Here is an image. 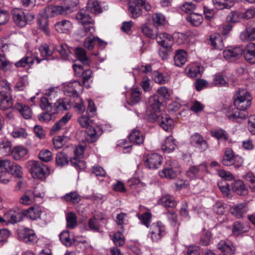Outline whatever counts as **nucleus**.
<instances>
[{"instance_id":"1","label":"nucleus","mask_w":255,"mask_h":255,"mask_svg":"<svg viewBox=\"0 0 255 255\" xmlns=\"http://www.w3.org/2000/svg\"><path fill=\"white\" fill-rule=\"evenodd\" d=\"M251 104V97L249 92L246 89H240L234 97V106L225 109V114L227 118L233 122L241 123L247 116L246 110Z\"/></svg>"},{"instance_id":"2","label":"nucleus","mask_w":255,"mask_h":255,"mask_svg":"<svg viewBox=\"0 0 255 255\" xmlns=\"http://www.w3.org/2000/svg\"><path fill=\"white\" fill-rule=\"evenodd\" d=\"M89 11L93 13H99L102 12L101 7L97 0H89L87 4V10L81 9L76 15V19L84 25L85 31L89 30L92 33L95 32V28L92 24Z\"/></svg>"},{"instance_id":"3","label":"nucleus","mask_w":255,"mask_h":255,"mask_svg":"<svg viewBox=\"0 0 255 255\" xmlns=\"http://www.w3.org/2000/svg\"><path fill=\"white\" fill-rule=\"evenodd\" d=\"M65 13H67V12L63 5H51L46 6L44 9L40 11L37 19V23L40 29H41L46 35H48L50 33V31L48 28V18Z\"/></svg>"},{"instance_id":"4","label":"nucleus","mask_w":255,"mask_h":255,"mask_svg":"<svg viewBox=\"0 0 255 255\" xmlns=\"http://www.w3.org/2000/svg\"><path fill=\"white\" fill-rule=\"evenodd\" d=\"M222 163L225 166L233 165L235 168H239L243 165L244 159L239 155H235L231 148H227L223 156Z\"/></svg>"},{"instance_id":"5","label":"nucleus","mask_w":255,"mask_h":255,"mask_svg":"<svg viewBox=\"0 0 255 255\" xmlns=\"http://www.w3.org/2000/svg\"><path fill=\"white\" fill-rule=\"evenodd\" d=\"M28 164L29 171L34 178L43 180L50 174L49 168L41 162L34 160L30 161Z\"/></svg>"},{"instance_id":"6","label":"nucleus","mask_w":255,"mask_h":255,"mask_svg":"<svg viewBox=\"0 0 255 255\" xmlns=\"http://www.w3.org/2000/svg\"><path fill=\"white\" fill-rule=\"evenodd\" d=\"M13 20L18 26L23 27L32 21L34 18L29 12H24L21 9L14 8L11 11Z\"/></svg>"},{"instance_id":"7","label":"nucleus","mask_w":255,"mask_h":255,"mask_svg":"<svg viewBox=\"0 0 255 255\" xmlns=\"http://www.w3.org/2000/svg\"><path fill=\"white\" fill-rule=\"evenodd\" d=\"M146 11L151 9V6L146 0H133V2L129 4L128 10L132 18H137L142 13L141 8Z\"/></svg>"},{"instance_id":"8","label":"nucleus","mask_w":255,"mask_h":255,"mask_svg":"<svg viewBox=\"0 0 255 255\" xmlns=\"http://www.w3.org/2000/svg\"><path fill=\"white\" fill-rule=\"evenodd\" d=\"M165 227L160 222L151 225L148 233V237L153 242H158L166 235Z\"/></svg>"},{"instance_id":"9","label":"nucleus","mask_w":255,"mask_h":255,"mask_svg":"<svg viewBox=\"0 0 255 255\" xmlns=\"http://www.w3.org/2000/svg\"><path fill=\"white\" fill-rule=\"evenodd\" d=\"M179 171V169L176 167V163L170 159L166 162L164 169L159 171V175L162 178L173 179L177 176Z\"/></svg>"},{"instance_id":"10","label":"nucleus","mask_w":255,"mask_h":255,"mask_svg":"<svg viewBox=\"0 0 255 255\" xmlns=\"http://www.w3.org/2000/svg\"><path fill=\"white\" fill-rule=\"evenodd\" d=\"M85 151V147L83 145L77 146L74 150L75 157L70 158V162L72 165L80 169H84L86 167L85 162L81 160L83 157Z\"/></svg>"},{"instance_id":"11","label":"nucleus","mask_w":255,"mask_h":255,"mask_svg":"<svg viewBox=\"0 0 255 255\" xmlns=\"http://www.w3.org/2000/svg\"><path fill=\"white\" fill-rule=\"evenodd\" d=\"M82 90L81 84L77 81L67 82L64 85V91L65 95L68 96L77 97L78 92Z\"/></svg>"},{"instance_id":"12","label":"nucleus","mask_w":255,"mask_h":255,"mask_svg":"<svg viewBox=\"0 0 255 255\" xmlns=\"http://www.w3.org/2000/svg\"><path fill=\"white\" fill-rule=\"evenodd\" d=\"M162 162V156L158 153H151L147 155L144 158V164L149 169L158 168Z\"/></svg>"},{"instance_id":"13","label":"nucleus","mask_w":255,"mask_h":255,"mask_svg":"<svg viewBox=\"0 0 255 255\" xmlns=\"http://www.w3.org/2000/svg\"><path fill=\"white\" fill-rule=\"evenodd\" d=\"M190 142L192 146L200 151H204L209 147L207 141L198 133H195L191 136Z\"/></svg>"},{"instance_id":"14","label":"nucleus","mask_w":255,"mask_h":255,"mask_svg":"<svg viewBox=\"0 0 255 255\" xmlns=\"http://www.w3.org/2000/svg\"><path fill=\"white\" fill-rule=\"evenodd\" d=\"M23 212L21 209H10L5 214V220L11 224L20 222L24 218Z\"/></svg>"},{"instance_id":"15","label":"nucleus","mask_w":255,"mask_h":255,"mask_svg":"<svg viewBox=\"0 0 255 255\" xmlns=\"http://www.w3.org/2000/svg\"><path fill=\"white\" fill-rule=\"evenodd\" d=\"M243 53V49L240 47H231L225 50L223 52L224 58L228 61L233 62L239 59Z\"/></svg>"},{"instance_id":"16","label":"nucleus","mask_w":255,"mask_h":255,"mask_svg":"<svg viewBox=\"0 0 255 255\" xmlns=\"http://www.w3.org/2000/svg\"><path fill=\"white\" fill-rule=\"evenodd\" d=\"M56 49V47L51 44L48 45L46 43L41 44L39 47V51L42 58L35 57L37 63H40L41 60H45L47 57L51 56Z\"/></svg>"},{"instance_id":"17","label":"nucleus","mask_w":255,"mask_h":255,"mask_svg":"<svg viewBox=\"0 0 255 255\" xmlns=\"http://www.w3.org/2000/svg\"><path fill=\"white\" fill-rule=\"evenodd\" d=\"M13 102L10 96V92L0 91V108L6 110L12 108Z\"/></svg>"},{"instance_id":"18","label":"nucleus","mask_w":255,"mask_h":255,"mask_svg":"<svg viewBox=\"0 0 255 255\" xmlns=\"http://www.w3.org/2000/svg\"><path fill=\"white\" fill-rule=\"evenodd\" d=\"M20 237L27 244H33L37 241L34 231L28 228H25L21 231Z\"/></svg>"},{"instance_id":"19","label":"nucleus","mask_w":255,"mask_h":255,"mask_svg":"<svg viewBox=\"0 0 255 255\" xmlns=\"http://www.w3.org/2000/svg\"><path fill=\"white\" fill-rule=\"evenodd\" d=\"M244 55L247 62L252 64H255V43H251L247 45Z\"/></svg>"},{"instance_id":"20","label":"nucleus","mask_w":255,"mask_h":255,"mask_svg":"<svg viewBox=\"0 0 255 255\" xmlns=\"http://www.w3.org/2000/svg\"><path fill=\"white\" fill-rule=\"evenodd\" d=\"M217 247L223 255H233L235 251V247L229 242L221 241Z\"/></svg>"},{"instance_id":"21","label":"nucleus","mask_w":255,"mask_h":255,"mask_svg":"<svg viewBox=\"0 0 255 255\" xmlns=\"http://www.w3.org/2000/svg\"><path fill=\"white\" fill-rule=\"evenodd\" d=\"M86 138L89 142L96 141L102 134V130L99 127H91L86 131Z\"/></svg>"},{"instance_id":"22","label":"nucleus","mask_w":255,"mask_h":255,"mask_svg":"<svg viewBox=\"0 0 255 255\" xmlns=\"http://www.w3.org/2000/svg\"><path fill=\"white\" fill-rule=\"evenodd\" d=\"M240 38L243 41H249L255 40V21L253 24L243 31L241 35Z\"/></svg>"},{"instance_id":"23","label":"nucleus","mask_w":255,"mask_h":255,"mask_svg":"<svg viewBox=\"0 0 255 255\" xmlns=\"http://www.w3.org/2000/svg\"><path fill=\"white\" fill-rule=\"evenodd\" d=\"M246 204L241 203L233 206L230 209L231 213L237 218H242L247 212Z\"/></svg>"},{"instance_id":"24","label":"nucleus","mask_w":255,"mask_h":255,"mask_svg":"<svg viewBox=\"0 0 255 255\" xmlns=\"http://www.w3.org/2000/svg\"><path fill=\"white\" fill-rule=\"evenodd\" d=\"M152 78L154 82L160 85L167 83L170 80V76L167 72L154 71L152 73Z\"/></svg>"},{"instance_id":"25","label":"nucleus","mask_w":255,"mask_h":255,"mask_svg":"<svg viewBox=\"0 0 255 255\" xmlns=\"http://www.w3.org/2000/svg\"><path fill=\"white\" fill-rule=\"evenodd\" d=\"M156 39L160 46L172 45L173 43V36L165 32L158 34L156 36Z\"/></svg>"},{"instance_id":"26","label":"nucleus","mask_w":255,"mask_h":255,"mask_svg":"<svg viewBox=\"0 0 255 255\" xmlns=\"http://www.w3.org/2000/svg\"><path fill=\"white\" fill-rule=\"evenodd\" d=\"M175 65L178 67H182L187 61V53L184 50L178 49L176 51L174 57Z\"/></svg>"},{"instance_id":"27","label":"nucleus","mask_w":255,"mask_h":255,"mask_svg":"<svg viewBox=\"0 0 255 255\" xmlns=\"http://www.w3.org/2000/svg\"><path fill=\"white\" fill-rule=\"evenodd\" d=\"M23 211L24 217L27 216L32 220H36L39 218L41 213L40 207L37 206L31 207L27 210L23 209Z\"/></svg>"},{"instance_id":"28","label":"nucleus","mask_w":255,"mask_h":255,"mask_svg":"<svg viewBox=\"0 0 255 255\" xmlns=\"http://www.w3.org/2000/svg\"><path fill=\"white\" fill-rule=\"evenodd\" d=\"M71 108V104L68 100L58 99L54 103L53 105V110L51 112L53 113H56L58 110L59 111H66L68 110Z\"/></svg>"},{"instance_id":"29","label":"nucleus","mask_w":255,"mask_h":255,"mask_svg":"<svg viewBox=\"0 0 255 255\" xmlns=\"http://www.w3.org/2000/svg\"><path fill=\"white\" fill-rule=\"evenodd\" d=\"M72 23L68 20H62L55 24V29L60 33H67L72 28Z\"/></svg>"},{"instance_id":"30","label":"nucleus","mask_w":255,"mask_h":255,"mask_svg":"<svg viewBox=\"0 0 255 255\" xmlns=\"http://www.w3.org/2000/svg\"><path fill=\"white\" fill-rule=\"evenodd\" d=\"M72 117V114L68 113L64 115L59 121L52 127L51 131L54 133H58L68 122Z\"/></svg>"},{"instance_id":"31","label":"nucleus","mask_w":255,"mask_h":255,"mask_svg":"<svg viewBox=\"0 0 255 255\" xmlns=\"http://www.w3.org/2000/svg\"><path fill=\"white\" fill-rule=\"evenodd\" d=\"M128 138L131 142L136 144H142L144 139L143 133L136 129H134L131 131L128 135Z\"/></svg>"},{"instance_id":"32","label":"nucleus","mask_w":255,"mask_h":255,"mask_svg":"<svg viewBox=\"0 0 255 255\" xmlns=\"http://www.w3.org/2000/svg\"><path fill=\"white\" fill-rule=\"evenodd\" d=\"M176 147L175 139L172 136H168L162 145L161 149L165 152L170 153L174 150Z\"/></svg>"},{"instance_id":"33","label":"nucleus","mask_w":255,"mask_h":255,"mask_svg":"<svg viewBox=\"0 0 255 255\" xmlns=\"http://www.w3.org/2000/svg\"><path fill=\"white\" fill-rule=\"evenodd\" d=\"M158 203L165 208H174L176 205L173 197L168 194L163 195L159 200Z\"/></svg>"},{"instance_id":"34","label":"nucleus","mask_w":255,"mask_h":255,"mask_svg":"<svg viewBox=\"0 0 255 255\" xmlns=\"http://www.w3.org/2000/svg\"><path fill=\"white\" fill-rule=\"evenodd\" d=\"M28 150L21 146H17L13 148L11 150L12 155L14 159L20 160L25 157L28 153Z\"/></svg>"},{"instance_id":"35","label":"nucleus","mask_w":255,"mask_h":255,"mask_svg":"<svg viewBox=\"0 0 255 255\" xmlns=\"http://www.w3.org/2000/svg\"><path fill=\"white\" fill-rule=\"evenodd\" d=\"M75 54L77 59L83 64L89 66L90 63V60L87 56L86 51L82 48H77L75 49Z\"/></svg>"},{"instance_id":"36","label":"nucleus","mask_w":255,"mask_h":255,"mask_svg":"<svg viewBox=\"0 0 255 255\" xmlns=\"http://www.w3.org/2000/svg\"><path fill=\"white\" fill-rule=\"evenodd\" d=\"M188 76L191 78H194L200 76L202 72V68L197 64L192 63L186 69Z\"/></svg>"},{"instance_id":"37","label":"nucleus","mask_w":255,"mask_h":255,"mask_svg":"<svg viewBox=\"0 0 255 255\" xmlns=\"http://www.w3.org/2000/svg\"><path fill=\"white\" fill-rule=\"evenodd\" d=\"M148 105L153 112H159L161 103L159 100L158 96L154 95L150 96L148 99Z\"/></svg>"},{"instance_id":"38","label":"nucleus","mask_w":255,"mask_h":255,"mask_svg":"<svg viewBox=\"0 0 255 255\" xmlns=\"http://www.w3.org/2000/svg\"><path fill=\"white\" fill-rule=\"evenodd\" d=\"M61 242L66 247H71L74 243V238L70 237V233L67 230L63 231L59 235Z\"/></svg>"},{"instance_id":"39","label":"nucleus","mask_w":255,"mask_h":255,"mask_svg":"<svg viewBox=\"0 0 255 255\" xmlns=\"http://www.w3.org/2000/svg\"><path fill=\"white\" fill-rule=\"evenodd\" d=\"M214 6L219 9H228L234 5L233 0H212Z\"/></svg>"},{"instance_id":"40","label":"nucleus","mask_w":255,"mask_h":255,"mask_svg":"<svg viewBox=\"0 0 255 255\" xmlns=\"http://www.w3.org/2000/svg\"><path fill=\"white\" fill-rule=\"evenodd\" d=\"M232 189L234 192L240 195L245 196L248 193V190L241 180L236 181L233 184Z\"/></svg>"},{"instance_id":"41","label":"nucleus","mask_w":255,"mask_h":255,"mask_svg":"<svg viewBox=\"0 0 255 255\" xmlns=\"http://www.w3.org/2000/svg\"><path fill=\"white\" fill-rule=\"evenodd\" d=\"M249 228L240 222H236L233 225V234L236 236H239L242 234L249 231Z\"/></svg>"},{"instance_id":"42","label":"nucleus","mask_w":255,"mask_h":255,"mask_svg":"<svg viewBox=\"0 0 255 255\" xmlns=\"http://www.w3.org/2000/svg\"><path fill=\"white\" fill-rule=\"evenodd\" d=\"M210 41L212 46L214 48L222 50L224 48V44L222 38L219 34H214L210 36Z\"/></svg>"},{"instance_id":"43","label":"nucleus","mask_w":255,"mask_h":255,"mask_svg":"<svg viewBox=\"0 0 255 255\" xmlns=\"http://www.w3.org/2000/svg\"><path fill=\"white\" fill-rule=\"evenodd\" d=\"M16 108L24 119H29L31 118L32 112L28 106L18 103L16 105Z\"/></svg>"},{"instance_id":"44","label":"nucleus","mask_w":255,"mask_h":255,"mask_svg":"<svg viewBox=\"0 0 255 255\" xmlns=\"http://www.w3.org/2000/svg\"><path fill=\"white\" fill-rule=\"evenodd\" d=\"M160 127L166 131H170L173 127V121L167 115L161 117Z\"/></svg>"},{"instance_id":"45","label":"nucleus","mask_w":255,"mask_h":255,"mask_svg":"<svg viewBox=\"0 0 255 255\" xmlns=\"http://www.w3.org/2000/svg\"><path fill=\"white\" fill-rule=\"evenodd\" d=\"M34 200L32 191L27 190L19 199V203L21 204L28 205L32 204Z\"/></svg>"},{"instance_id":"46","label":"nucleus","mask_w":255,"mask_h":255,"mask_svg":"<svg viewBox=\"0 0 255 255\" xmlns=\"http://www.w3.org/2000/svg\"><path fill=\"white\" fill-rule=\"evenodd\" d=\"M186 19L193 25L198 26L202 23L203 17L201 14L193 13L188 16Z\"/></svg>"},{"instance_id":"47","label":"nucleus","mask_w":255,"mask_h":255,"mask_svg":"<svg viewBox=\"0 0 255 255\" xmlns=\"http://www.w3.org/2000/svg\"><path fill=\"white\" fill-rule=\"evenodd\" d=\"M33 62V58L30 55H26L18 62H16L15 65L17 67H24L32 65Z\"/></svg>"},{"instance_id":"48","label":"nucleus","mask_w":255,"mask_h":255,"mask_svg":"<svg viewBox=\"0 0 255 255\" xmlns=\"http://www.w3.org/2000/svg\"><path fill=\"white\" fill-rule=\"evenodd\" d=\"M67 227L69 229H74L77 225V217L73 212L68 213L66 215Z\"/></svg>"},{"instance_id":"49","label":"nucleus","mask_w":255,"mask_h":255,"mask_svg":"<svg viewBox=\"0 0 255 255\" xmlns=\"http://www.w3.org/2000/svg\"><path fill=\"white\" fill-rule=\"evenodd\" d=\"M83 30L86 33H90V35L84 41V45L88 49L92 50L96 42V37L93 34H91L93 32L91 33L89 30L85 31L84 27H83Z\"/></svg>"},{"instance_id":"50","label":"nucleus","mask_w":255,"mask_h":255,"mask_svg":"<svg viewBox=\"0 0 255 255\" xmlns=\"http://www.w3.org/2000/svg\"><path fill=\"white\" fill-rule=\"evenodd\" d=\"M64 199L67 202H70L73 204L78 203L81 200V198L76 192H72L66 194L64 196Z\"/></svg>"},{"instance_id":"51","label":"nucleus","mask_w":255,"mask_h":255,"mask_svg":"<svg viewBox=\"0 0 255 255\" xmlns=\"http://www.w3.org/2000/svg\"><path fill=\"white\" fill-rule=\"evenodd\" d=\"M211 135L218 139L227 140L228 138V134L223 129H217L211 131Z\"/></svg>"},{"instance_id":"52","label":"nucleus","mask_w":255,"mask_h":255,"mask_svg":"<svg viewBox=\"0 0 255 255\" xmlns=\"http://www.w3.org/2000/svg\"><path fill=\"white\" fill-rule=\"evenodd\" d=\"M241 12L237 11H231L227 17V20L232 23H236L242 20Z\"/></svg>"},{"instance_id":"53","label":"nucleus","mask_w":255,"mask_h":255,"mask_svg":"<svg viewBox=\"0 0 255 255\" xmlns=\"http://www.w3.org/2000/svg\"><path fill=\"white\" fill-rule=\"evenodd\" d=\"M68 140V138L65 136H57L53 138L54 146L55 148L59 149L61 148L64 144L66 143Z\"/></svg>"},{"instance_id":"54","label":"nucleus","mask_w":255,"mask_h":255,"mask_svg":"<svg viewBox=\"0 0 255 255\" xmlns=\"http://www.w3.org/2000/svg\"><path fill=\"white\" fill-rule=\"evenodd\" d=\"M152 19L156 26H162L165 23V17L161 13H155L152 16Z\"/></svg>"},{"instance_id":"55","label":"nucleus","mask_w":255,"mask_h":255,"mask_svg":"<svg viewBox=\"0 0 255 255\" xmlns=\"http://www.w3.org/2000/svg\"><path fill=\"white\" fill-rule=\"evenodd\" d=\"M56 49H57L62 57L64 59H67L71 54V49L65 44H61L58 48H56Z\"/></svg>"},{"instance_id":"56","label":"nucleus","mask_w":255,"mask_h":255,"mask_svg":"<svg viewBox=\"0 0 255 255\" xmlns=\"http://www.w3.org/2000/svg\"><path fill=\"white\" fill-rule=\"evenodd\" d=\"M214 84L215 86L218 87H226L229 86L227 80L221 75H216L214 76Z\"/></svg>"},{"instance_id":"57","label":"nucleus","mask_w":255,"mask_h":255,"mask_svg":"<svg viewBox=\"0 0 255 255\" xmlns=\"http://www.w3.org/2000/svg\"><path fill=\"white\" fill-rule=\"evenodd\" d=\"M13 162L7 159L0 160V169L2 172L9 171L12 168Z\"/></svg>"},{"instance_id":"58","label":"nucleus","mask_w":255,"mask_h":255,"mask_svg":"<svg viewBox=\"0 0 255 255\" xmlns=\"http://www.w3.org/2000/svg\"><path fill=\"white\" fill-rule=\"evenodd\" d=\"M56 162L58 166H63L68 164V157L64 153L59 152L56 155Z\"/></svg>"},{"instance_id":"59","label":"nucleus","mask_w":255,"mask_h":255,"mask_svg":"<svg viewBox=\"0 0 255 255\" xmlns=\"http://www.w3.org/2000/svg\"><path fill=\"white\" fill-rule=\"evenodd\" d=\"M39 159L44 162L50 161L52 159V154L48 149H42L39 153Z\"/></svg>"},{"instance_id":"60","label":"nucleus","mask_w":255,"mask_h":255,"mask_svg":"<svg viewBox=\"0 0 255 255\" xmlns=\"http://www.w3.org/2000/svg\"><path fill=\"white\" fill-rule=\"evenodd\" d=\"M78 0H64L62 4L67 13L73 10L78 3Z\"/></svg>"},{"instance_id":"61","label":"nucleus","mask_w":255,"mask_h":255,"mask_svg":"<svg viewBox=\"0 0 255 255\" xmlns=\"http://www.w3.org/2000/svg\"><path fill=\"white\" fill-rule=\"evenodd\" d=\"M130 100L133 104H136L140 101L141 92L138 88L132 90L130 93Z\"/></svg>"},{"instance_id":"62","label":"nucleus","mask_w":255,"mask_h":255,"mask_svg":"<svg viewBox=\"0 0 255 255\" xmlns=\"http://www.w3.org/2000/svg\"><path fill=\"white\" fill-rule=\"evenodd\" d=\"M50 101L45 97H42L40 99V106L44 110L49 111L50 110H53V106L52 105V103L50 102Z\"/></svg>"},{"instance_id":"63","label":"nucleus","mask_w":255,"mask_h":255,"mask_svg":"<svg viewBox=\"0 0 255 255\" xmlns=\"http://www.w3.org/2000/svg\"><path fill=\"white\" fill-rule=\"evenodd\" d=\"M0 151L4 155L9 154L11 151V143L8 140L2 141L0 143Z\"/></svg>"},{"instance_id":"64","label":"nucleus","mask_w":255,"mask_h":255,"mask_svg":"<svg viewBox=\"0 0 255 255\" xmlns=\"http://www.w3.org/2000/svg\"><path fill=\"white\" fill-rule=\"evenodd\" d=\"M112 240L116 246H121L125 244V238L121 232H116Z\"/></svg>"}]
</instances>
